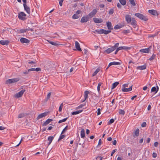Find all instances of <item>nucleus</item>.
I'll use <instances>...</instances> for the list:
<instances>
[{"mask_svg":"<svg viewBox=\"0 0 160 160\" xmlns=\"http://www.w3.org/2000/svg\"><path fill=\"white\" fill-rule=\"evenodd\" d=\"M79 16L77 14H74L72 17V18L73 19H76L79 18Z\"/></svg>","mask_w":160,"mask_h":160,"instance_id":"obj_32","label":"nucleus"},{"mask_svg":"<svg viewBox=\"0 0 160 160\" xmlns=\"http://www.w3.org/2000/svg\"><path fill=\"white\" fill-rule=\"evenodd\" d=\"M157 156V154L155 152H153L152 154V156L153 158H155Z\"/></svg>","mask_w":160,"mask_h":160,"instance_id":"obj_60","label":"nucleus"},{"mask_svg":"<svg viewBox=\"0 0 160 160\" xmlns=\"http://www.w3.org/2000/svg\"><path fill=\"white\" fill-rule=\"evenodd\" d=\"M119 1L121 4L123 6L126 4V0H119Z\"/></svg>","mask_w":160,"mask_h":160,"instance_id":"obj_33","label":"nucleus"},{"mask_svg":"<svg viewBox=\"0 0 160 160\" xmlns=\"http://www.w3.org/2000/svg\"><path fill=\"white\" fill-rule=\"evenodd\" d=\"M47 112H44L38 115V116L37 118V120H39V119L42 118L43 117H45L47 116Z\"/></svg>","mask_w":160,"mask_h":160,"instance_id":"obj_20","label":"nucleus"},{"mask_svg":"<svg viewBox=\"0 0 160 160\" xmlns=\"http://www.w3.org/2000/svg\"><path fill=\"white\" fill-rule=\"evenodd\" d=\"M18 78H14L12 79H9L6 81V83L11 84L17 82L19 80Z\"/></svg>","mask_w":160,"mask_h":160,"instance_id":"obj_4","label":"nucleus"},{"mask_svg":"<svg viewBox=\"0 0 160 160\" xmlns=\"http://www.w3.org/2000/svg\"><path fill=\"white\" fill-rule=\"evenodd\" d=\"M158 142H155L154 143V145L155 147H157L158 145Z\"/></svg>","mask_w":160,"mask_h":160,"instance_id":"obj_59","label":"nucleus"},{"mask_svg":"<svg viewBox=\"0 0 160 160\" xmlns=\"http://www.w3.org/2000/svg\"><path fill=\"white\" fill-rule=\"evenodd\" d=\"M156 87H153L152 88L151 90V92H155H155H156Z\"/></svg>","mask_w":160,"mask_h":160,"instance_id":"obj_47","label":"nucleus"},{"mask_svg":"<svg viewBox=\"0 0 160 160\" xmlns=\"http://www.w3.org/2000/svg\"><path fill=\"white\" fill-rule=\"evenodd\" d=\"M135 15L140 19L144 21H147L148 20V18L146 16L141 13H136L135 14Z\"/></svg>","mask_w":160,"mask_h":160,"instance_id":"obj_1","label":"nucleus"},{"mask_svg":"<svg viewBox=\"0 0 160 160\" xmlns=\"http://www.w3.org/2000/svg\"><path fill=\"white\" fill-rule=\"evenodd\" d=\"M25 116V113H21L19 114L18 116V118H23Z\"/></svg>","mask_w":160,"mask_h":160,"instance_id":"obj_34","label":"nucleus"},{"mask_svg":"<svg viewBox=\"0 0 160 160\" xmlns=\"http://www.w3.org/2000/svg\"><path fill=\"white\" fill-rule=\"evenodd\" d=\"M25 91L26 90L25 89H22L18 93H16L15 95V98H18L21 97Z\"/></svg>","mask_w":160,"mask_h":160,"instance_id":"obj_6","label":"nucleus"},{"mask_svg":"<svg viewBox=\"0 0 160 160\" xmlns=\"http://www.w3.org/2000/svg\"><path fill=\"white\" fill-rule=\"evenodd\" d=\"M120 64L121 62H110L108 65V67H110L112 65H120Z\"/></svg>","mask_w":160,"mask_h":160,"instance_id":"obj_23","label":"nucleus"},{"mask_svg":"<svg viewBox=\"0 0 160 160\" xmlns=\"http://www.w3.org/2000/svg\"><path fill=\"white\" fill-rule=\"evenodd\" d=\"M23 7L25 10L28 14H30L31 12L30 8L27 4H25L23 5Z\"/></svg>","mask_w":160,"mask_h":160,"instance_id":"obj_15","label":"nucleus"},{"mask_svg":"<svg viewBox=\"0 0 160 160\" xmlns=\"http://www.w3.org/2000/svg\"><path fill=\"white\" fill-rule=\"evenodd\" d=\"M94 22L96 23H100L103 22V20L102 18H93Z\"/></svg>","mask_w":160,"mask_h":160,"instance_id":"obj_16","label":"nucleus"},{"mask_svg":"<svg viewBox=\"0 0 160 160\" xmlns=\"http://www.w3.org/2000/svg\"><path fill=\"white\" fill-rule=\"evenodd\" d=\"M133 28H135L137 25V21H136L135 18H132V21L130 22Z\"/></svg>","mask_w":160,"mask_h":160,"instance_id":"obj_13","label":"nucleus"},{"mask_svg":"<svg viewBox=\"0 0 160 160\" xmlns=\"http://www.w3.org/2000/svg\"><path fill=\"white\" fill-rule=\"evenodd\" d=\"M20 41L22 43H28L30 41L28 39L24 38H21L20 40Z\"/></svg>","mask_w":160,"mask_h":160,"instance_id":"obj_11","label":"nucleus"},{"mask_svg":"<svg viewBox=\"0 0 160 160\" xmlns=\"http://www.w3.org/2000/svg\"><path fill=\"white\" fill-rule=\"evenodd\" d=\"M63 103H62L59 107V110H58V111L59 112H61L62 111V107H63Z\"/></svg>","mask_w":160,"mask_h":160,"instance_id":"obj_46","label":"nucleus"},{"mask_svg":"<svg viewBox=\"0 0 160 160\" xmlns=\"http://www.w3.org/2000/svg\"><path fill=\"white\" fill-rule=\"evenodd\" d=\"M107 26L108 31H110L113 29V28L112 25V23L111 22H107Z\"/></svg>","mask_w":160,"mask_h":160,"instance_id":"obj_19","label":"nucleus"},{"mask_svg":"<svg viewBox=\"0 0 160 160\" xmlns=\"http://www.w3.org/2000/svg\"><path fill=\"white\" fill-rule=\"evenodd\" d=\"M54 138V137L52 136H50L48 138V140L49 141V143L48 144V145H49L51 143L52 141L53 140Z\"/></svg>","mask_w":160,"mask_h":160,"instance_id":"obj_30","label":"nucleus"},{"mask_svg":"<svg viewBox=\"0 0 160 160\" xmlns=\"http://www.w3.org/2000/svg\"><path fill=\"white\" fill-rule=\"evenodd\" d=\"M68 118H64L63 119L59 120V122H58V123H62L63 122H65V121H66V120Z\"/></svg>","mask_w":160,"mask_h":160,"instance_id":"obj_43","label":"nucleus"},{"mask_svg":"<svg viewBox=\"0 0 160 160\" xmlns=\"http://www.w3.org/2000/svg\"><path fill=\"white\" fill-rule=\"evenodd\" d=\"M52 121V119H47L45 122H44L42 126H46L48 124L51 122Z\"/></svg>","mask_w":160,"mask_h":160,"instance_id":"obj_25","label":"nucleus"},{"mask_svg":"<svg viewBox=\"0 0 160 160\" xmlns=\"http://www.w3.org/2000/svg\"><path fill=\"white\" fill-rule=\"evenodd\" d=\"M48 41L49 42V43L53 45L57 46L59 45L56 42H54L52 41H49V40H48Z\"/></svg>","mask_w":160,"mask_h":160,"instance_id":"obj_31","label":"nucleus"},{"mask_svg":"<svg viewBox=\"0 0 160 160\" xmlns=\"http://www.w3.org/2000/svg\"><path fill=\"white\" fill-rule=\"evenodd\" d=\"M114 13V10L113 9H110L109 12V13L110 15Z\"/></svg>","mask_w":160,"mask_h":160,"instance_id":"obj_50","label":"nucleus"},{"mask_svg":"<svg viewBox=\"0 0 160 160\" xmlns=\"http://www.w3.org/2000/svg\"><path fill=\"white\" fill-rule=\"evenodd\" d=\"M146 123L145 122H143L142 125H141V126L142 127H145L146 126Z\"/></svg>","mask_w":160,"mask_h":160,"instance_id":"obj_53","label":"nucleus"},{"mask_svg":"<svg viewBox=\"0 0 160 160\" xmlns=\"http://www.w3.org/2000/svg\"><path fill=\"white\" fill-rule=\"evenodd\" d=\"M122 25H117L114 26V29H120L122 28Z\"/></svg>","mask_w":160,"mask_h":160,"instance_id":"obj_36","label":"nucleus"},{"mask_svg":"<svg viewBox=\"0 0 160 160\" xmlns=\"http://www.w3.org/2000/svg\"><path fill=\"white\" fill-rule=\"evenodd\" d=\"M155 56H156V55L153 54L152 56L149 59V60L150 61L153 60L154 59Z\"/></svg>","mask_w":160,"mask_h":160,"instance_id":"obj_40","label":"nucleus"},{"mask_svg":"<svg viewBox=\"0 0 160 160\" xmlns=\"http://www.w3.org/2000/svg\"><path fill=\"white\" fill-rule=\"evenodd\" d=\"M90 92L88 91H85L84 92V97L85 100H86L88 98V95L89 94Z\"/></svg>","mask_w":160,"mask_h":160,"instance_id":"obj_27","label":"nucleus"},{"mask_svg":"<svg viewBox=\"0 0 160 160\" xmlns=\"http://www.w3.org/2000/svg\"><path fill=\"white\" fill-rule=\"evenodd\" d=\"M119 112L120 114L122 115H124L125 113V111L123 110L122 109H120L119 110Z\"/></svg>","mask_w":160,"mask_h":160,"instance_id":"obj_42","label":"nucleus"},{"mask_svg":"<svg viewBox=\"0 0 160 160\" xmlns=\"http://www.w3.org/2000/svg\"><path fill=\"white\" fill-rule=\"evenodd\" d=\"M100 109L99 108L98 109V112H97V115H100L101 113L100 112Z\"/></svg>","mask_w":160,"mask_h":160,"instance_id":"obj_57","label":"nucleus"},{"mask_svg":"<svg viewBox=\"0 0 160 160\" xmlns=\"http://www.w3.org/2000/svg\"><path fill=\"white\" fill-rule=\"evenodd\" d=\"M128 84H127H127H123V85H122V88H123V87H125H125H128Z\"/></svg>","mask_w":160,"mask_h":160,"instance_id":"obj_63","label":"nucleus"},{"mask_svg":"<svg viewBox=\"0 0 160 160\" xmlns=\"http://www.w3.org/2000/svg\"><path fill=\"white\" fill-rule=\"evenodd\" d=\"M147 65L146 64H144L143 65L138 66L137 67V69L138 70H143L145 69L146 68Z\"/></svg>","mask_w":160,"mask_h":160,"instance_id":"obj_22","label":"nucleus"},{"mask_svg":"<svg viewBox=\"0 0 160 160\" xmlns=\"http://www.w3.org/2000/svg\"><path fill=\"white\" fill-rule=\"evenodd\" d=\"M130 3L133 6L136 5V3L134 0H129Z\"/></svg>","mask_w":160,"mask_h":160,"instance_id":"obj_38","label":"nucleus"},{"mask_svg":"<svg viewBox=\"0 0 160 160\" xmlns=\"http://www.w3.org/2000/svg\"><path fill=\"white\" fill-rule=\"evenodd\" d=\"M119 43H117L115 44V45L113 46V48L115 49V50L117 48H118L119 46Z\"/></svg>","mask_w":160,"mask_h":160,"instance_id":"obj_48","label":"nucleus"},{"mask_svg":"<svg viewBox=\"0 0 160 160\" xmlns=\"http://www.w3.org/2000/svg\"><path fill=\"white\" fill-rule=\"evenodd\" d=\"M129 32H130V31L129 30H124V31H123L122 32L123 33H125V34L129 33Z\"/></svg>","mask_w":160,"mask_h":160,"instance_id":"obj_54","label":"nucleus"},{"mask_svg":"<svg viewBox=\"0 0 160 160\" xmlns=\"http://www.w3.org/2000/svg\"><path fill=\"white\" fill-rule=\"evenodd\" d=\"M99 71H95L92 74V77H94L97 74V73H98Z\"/></svg>","mask_w":160,"mask_h":160,"instance_id":"obj_51","label":"nucleus"},{"mask_svg":"<svg viewBox=\"0 0 160 160\" xmlns=\"http://www.w3.org/2000/svg\"><path fill=\"white\" fill-rule=\"evenodd\" d=\"M152 48V46H150L148 48H145L144 49H142L140 50V52L145 53H148L149 51H150L151 49Z\"/></svg>","mask_w":160,"mask_h":160,"instance_id":"obj_7","label":"nucleus"},{"mask_svg":"<svg viewBox=\"0 0 160 160\" xmlns=\"http://www.w3.org/2000/svg\"><path fill=\"white\" fill-rule=\"evenodd\" d=\"M82 111H83V110H79L78 111H76L73 112H72V115H75L78 114L80 113V112H82Z\"/></svg>","mask_w":160,"mask_h":160,"instance_id":"obj_29","label":"nucleus"},{"mask_svg":"<svg viewBox=\"0 0 160 160\" xmlns=\"http://www.w3.org/2000/svg\"><path fill=\"white\" fill-rule=\"evenodd\" d=\"M65 137V135H62L60 136L58 140V141H59L61 139H62Z\"/></svg>","mask_w":160,"mask_h":160,"instance_id":"obj_49","label":"nucleus"},{"mask_svg":"<svg viewBox=\"0 0 160 160\" xmlns=\"http://www.w3.org/2000/svg\"><path fill=\"white\" fill-rule=\"evenodd\" d=\"M102 83L100 82L98 83V87H97V90L98 91V92H100V87L101 86Z\"/></svg>","mask_w":160,"mask_h":160,"instance_id":"obj_37","label":"nucleus"},{"mask_svg":"<svg viewBox=\"0 0 160 160\" xmlns=\"http://www.w3.org/2000/svg\"><path fill=\"white\" fill-rule=\"evenodd\" d=\"M26 32V29H22L19 31V32L21 33H24Z\"/></svg>","mask_w":160,"mask_h":160,"instance_id":"obj_41","label":"nucleus"},{"mask_svg":"<svg viewBox=\"0 0 160 160\" xmlns=\"http://www.w3.org/2000/svg\"><path fill=\"white\" fill-rule=\"evenodd\" d=\"M85 104H82L81 105H80L78 107H77V108H82V107H83V106H84L85 105Z\"/></svg>","mask_w":160,"mask_h":160,"instance_id":"obj_55","label":"nucleus"},{"mask_svg":"<svg viewBox=\"0 0 160 160\" xmlns=\"http://www.w3.org/2000/svg\"><path fill=\"white\" fill-rule=\"evenodd\" d=\"M9 42V41L8 40H1L0 41V44L2 45H8Z\"/></svg>","mask_w":160,"mask_h":160,"instance_id":"obj_17","label":"nucleus"},{"mask_svg":"<svg viewBox=\"0 0 160 160\" xmlns=\"http://www.w3.org/2000/svg\"><path fill=\"white\" fill-rule=\"evenodd\" d=\"M111 32L110 31L106 30L103 29L98 30L97 33L99 34H104L105 35L108 34Z\"/></svg>","mask_w":160,"mask_h":160,"instance_id":"obj_3","label":"nucleus"},{"mask_svg":"<svg viewBox=\"0 0 160 160\" xmlns=\"http://www.w3.org/2000/svg\"><path fill=\"white\" fill-rule=\"evenodd\" d=\"M75 47L79 51L81 52L82 50L80 47L79 43L78 41H76L75 42Z\"/></svg>","mask_w":160,"mask_h":160,"instance_id":"obj_21","label":"nucleus"},{"mask_svg":"<svg viewBox=\"0 0 160 160\" xmlns=\"http://www.w3.org/2000/svg\"><path fill=\"white\" fill-rule=\"evenodd\" d=\"M118 48L119 49V50H122V49L124 50H128L130 49V47L126 46L120 47H118Z\"/></svg>","mask_w":160,"mask_h":160,"instance_id":"obj_24","label":"nucleus"},{"mask_svg":"<svg viewBox=\"0 0 160 160\" xmlns=\"http://www.w3.org/2000/svg\"><path fill=\"white\" fill-rule=\"evenodd\" d=\"M62 0H60L59 2V4L61 6H62V5L63 2Z\"/></svg>","mask_w":160,"mask_h":160,"instance_id":"obj_61","label":"nucleus"},{"mask_svg":"<svg viewBox=\"0 0 160 160\" xmlns=\"http://www.w3.org/2000/svg\"><path fill=\"white\" fill-rule=\"evenodd\" d=\"M89 18L88 15L86 16V17H83L81 18L80 22L82 23L86 22L89 20Z\"/></svg>","mask_w":160,"mask_h":160,"instance_id":"obj_9","label":"nucleus"},{"mask_svg":"<svg viewBox=\"0 0 160 160\" xmlns=\"http://www.w3.org/2000/svg\"><path fill=\"white\" fill-rule=\"evenodd\" d=\"M117 6L119 8H122L121 5L119 3L117 4Z\"/></svg>","mask_w":160,"mask_h":160,"instance_id":"obj_62","label":"nucleus"},{"mask_svg":"<svg viewBox=\"0 0 160 160\" xmlns=\"http://www.w3.org/2000/svg\"><path fill=\"white\" fill-rule=\"evenodd\" d=\"M149 13L154 16H158V14L157 11L155 10H149L148 11Z\"/></svg>","mask_w":160,"mask_h":160,"instance_id":"obj_10","label":"nucleus"},{"mask_svg":"<svg viewBox=\"0 0 160 160\" xmlns=\"http://www.w3.org/2000/svg\"><path fill=\"white\" fill-rule=\"evenodd\" d=\"M27 62L28 63V66L30 68L34 67L36 66V62L34 61H31L30 60H28Z\"/></svg>","mask_w":160,"mask_h":160,"instance_id":"obj_5","label":"nucleus"},{"mask_svg":"<svg viewBox=\"0 0 160 160\" xmlns=\"http://www.w3.org/2000/svg\"><path fill=\"white\" fill-rule=\"evenodd\" d=\"M28 70H41V68H29L28 69Z\"/></svg>","mask_w":160,"mask_h":160,"instance_id":"obj_39","label":"nucleus"},{"mask_svg":"<svg viewBox=\"0 0 160 160\" xmlns=\"http://www.w3.org/2000/svg\"><path fill=\"white\" fill-rule=\"evenodd\" d=\"M26 32L27 31H33V29L32 28H26Z\"/></svg>","mask_w":160,"mask_h":160,"instance_id":"obj_58","label":"nucleus"},{"mask_svg":"<svg viewBox=\"0 0 160 160\" xmlns=\"http://www.w3.org/2000/svg\"><path fill=\"white\" fill-rule=\"evenodd\" d=\"M73 71H68V72H66L67 73L66 74V76H68L70 74V73L72 72Z\"/></svg>","mask_w":160,"mask_h":160,"instance_id":"obj_56","label":"nucleus"},{"mask_svg":"<svg viewBox=\"0 0 160 160\" xmlns=\"http://www.w3.org/2000/svg\"><path fill=\"white\" fill-rule=\"evenodd\" d=\"M119 84V82H115L114 83H113L112 84V86L111 88V89H114L115 88H116L118 85Z\"/></svg>","mask_w":160,"mask_h":160,"instance_id":"obj_28","label":"nucleus"},{"mask_svg":"<svg viewBox=\"0 0 160 160\" xmlns=\"http://www.w3.org/2000/svg\"><path fill=\"white\" fill-rule=\"evenodd\" d=\"M132 19L131 15H126L125 20L128 23H130L131 22Z\"/></svg>","mask_w":160,"mask_h":160,"instance_id":"obj_14","label":"nucleus"},{"mask_svg":"<svg viewBox=\"0 0 160 160\" xmlns=\"http://www.w3.org/2000/svg\"><path fill=\"white\" fill-rule=\"evenodd\" d=\"M114 120L113 119H111L108 122V124L110 125L111 124H112L114 122Z\"/></svg>","mask_w":160,"mask_h":160,"instance_id":"obj_45","label":"nucleus"},{"mask_svg":"<svg viewBox=\"0 0 160 160\" xmlns=\"http://www.w3.org/2000/svg\"><path fill=\"white\" fill-rule=\"evenodd\" d=\"M132 90V86L127 88L124 87L122 88V90L123 92H127L131 91Z\"/></svg>","mask_w":160,"mask_h":160,"instance_id":"obj_12","label":"nucleus"},{"mask_svg":"<svg viewBox=\"0 0 160 160\" xmlns=\"http://www.w3.org/2000/svg\"><path fill=\"white\" fill-rule=\"evenodd\" d=\"M115 49L114 48L112 47L109 48H108L105 50L104 51V52H106L108 54H109L111 52H112Z\"/></svg>","mask_w":160,"mask_h":160,"instance_id":"obj_18","label":"nucleus"},{"mask_svg":"<svg viewBox=\"0 0 160 160\" xmlns=\"http://www.w3.org/2000/svg\"><path fill=\"white\" fill-rule=\"evenodd\" d=\"M116 144H117V141L116 140H115L112 142V144L113 145H116Z\"/></svg>","mask_w":160,"mask_h":160,"instance_id":"obj_64","label":"nucleus"},{"mask_svg":"<svg viewBox=\"0 0 160 160\" xmlns=\"http://www.w3.org/2000/svg\"><path fill=\"white\" fill-rule=\"evenodd\" d=\"M81 137L82 138H84L85 137V130L83 128L81 129Z\"/></svg>","mask_w":160,"mask_h":160,"instance_id":"obj_26","label":"nucleus"},{"mask_svg":"<svg viewBox=\"0 0 160 160\" xmlns=\"http://www.w3.org/2000/svg\"><path fill=\"white\" fill-rule=\"evenodd\" d=\"M139 129H137L136 131H135L134 132L135 135L137 137L139 135Z\"/></svg>","mask_w":160,"mask_h":160,"instance_id":"obj_35","label":"nucleus"},{"mask_svg":"<svg viewBox=\"0 0 160 160\" xmlns=\"http://www.w3.org/2000/svg\"><path fill=\"white\" fill-rule=\"evenodd\" d=\"M68 129V126H67L64 128L62 130V132L61 133V134L64 133Z\"/></svg>","mask_w":160,"mask_h":160,"instance_id":"obj_44","label":"nucleus"},{"mask_svg":"<svg viewBox=\"0 0 160 160\" xmlns=\"http://www.w3.org/2000/svg\"><path fill=\"white\" fill-rule=\"evenodd\" d=\"M97 12V11L96 9H94L88 15L89 18H91L96 14Z\"/></svg>","mask_w":160,"mask_h":160,"instance_id":"obj_8","label":"nucleus"},{"mask_svg":"<svg viewBox=\"0 0 160 160\" xmlns=\"http://www.w3.org/2000/svg\"><path fill=\"white\" fill-rule=\"evenodd\" d=\"M26 16V15L24 12H21L19 13L18 17L19 19L24 21L27 19V18L25 17Z\"/></svg>","mask_w":160,"mask_h":160,"instance_id":"obj_2","label":"nucleus"},{"mask_svg":"<svg viewBox=\"0 0 160 160\" xmlns=\"http://www.w3.org/2000/svg\"><path fill=\"white\" fill-rule=\"evenodd\" d=\"M51 93H52L51 92H50L47 95V99H49L50 98V97L51 95Z\"/></svg>","mask_w":160,"mask_h":160,"instance_id":"obj_52","label":"nucleus"}]
</instances>
